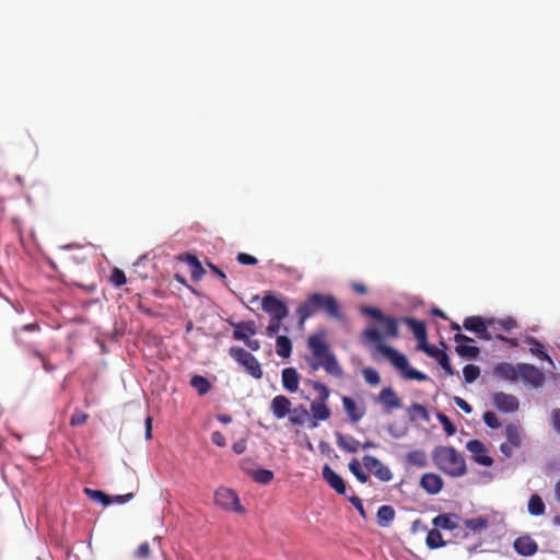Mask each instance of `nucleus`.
Listing matches in <instances>:
<instances>
[{"mask_svg": "<svg viewBox=\"0 0 560 560\" xmlns=\"http://www.w3.org/2000/svg\"><path fill=\"white\" fill-rule=\"evenodd\" d=\"M455 518H457L456 515L440 514L433 518L432 523L435 527L453 530L457 528V523L455 522Z\"/></svg>", "mask_w": 560, "mask_h": 560, "instance_id": "nucleus-30", "label": "nucleus"}, {"mask_svg": "<svg viewBox=\"0 0 560 560\" xmlns=\"http://www.w3.org/2000/svg\"><path fill=\"white\" fill-rule=\"evenodd\" d=\"M549 422L555 432L560 434V408H555L550 412Z\"/></svg>", "mask_w": 560, "mask_h": 560, "instance_id": "nucleus-51", "label": "nucleus"}, {"mask_svg": "<svg viewBox=\"0 0 560 560\" xmlns=\"http://www.w3.org/2000/svg\"><path fill=\"white\" fill-rule=\"evenodd\" d=\"M408 413L411 420L421 419L423 421H429L430 418L427 408L423 405L417 402L409 407Z\"/></svg>", "mask_w": 560, "mask_h": 560, "instance_id": "nucleus-39", "label": "nucleus"}, {"mask_svg": "<svg viewBox=\"0 0 560 560\" xmlns=\"http://www.w3.org/2000/svg\"><path fill=\"white\" fill-rule=\"evenodd\" d=\"M349 501L357 509V511L359 512L361 517H363L365 520L366 518V513H365V510L363 508L362 500L359 497L352 495V497L349 498Z\"/></svg>", "mask_w": 560, "mask_h": 560, "instance_id": "nucleus-54", "label": "nucleus"}, {"mask_svg": "<svg viewBox=\"0 0 560 560\" xmlns=\"http://www.w3.org/2000/svg\"><path fill=\"white\" fill-rule=\"evenodd\" d=\"M463 374L466 383H472L480 375V369L477 365L467 364L463 369Z\"/></svg>", "mask_w": 560, "mask_h": 560, "instance_id": "nucleus-44", "label": "nucleus"}, {"mask_svg": "<svg viewBox=\"0 0 560 560\" xmlns=\"http://www.w3.org/2000/svg\"><path fill=\"white\" fill-rule=\"evenodd\" d=\"M364 381L370 385H377L381 382L378 372L373 368H364L362 370Z\"/></svg>", "mask_w": 560, "mask_h": 560, "instance_id": "nucleus-45", "label": "nucleus"}, {"mask_svg": "<svg viewBox=\"0 0 560 560\" xmlns=\"http://www.w3.org/2000/svg\"><path fill=\"white\" fill-rule=\"evenodd\" d=\"M527 510L529 514L539 516L545 513L546 506L542 499L538 494H533L529 498Z\"/></svg>", "mask_w": 560, "mask_h": 560, "instance_id": "nucleus-34", "label": "nucleus"}, {"mask_svg": "<svg viewBox=\"0 0 560 560\" xmlns=\"http://www.w3.org/2000/svg\"><path fill=\"white\" fill-rule=\"evenodd\" d=\"M211 441H212V443H213V444H215V445H217V446H219V447H222V446H224V445H225V438H224V435H223L221 432H219V431H214V432H212V434H211Z\"/></svg>", "mask_w": 560, "mask_h": 560, "instance_id": "nucleus-57", "label": "nucleus"}, {"mask_svg": "<svg viewBox=\"0 0 560 560\" xmlns=\"http://www.w3.org/2000/svg\"><path fill=\"white\" fill-rule=\"evenodd\" d=\"M273 472L269 469L259 468L252 472V478L260 485H268L273 479Z\"/></svg>", "mask_w": 560, "mask_h": 560, "instance_id": "nucleus-41", "label": "nucleus"}, {"mask_svg": "<svg viewBox=\"0 0 560 560\" xmlns=\"http://www.w3.org/2000/svg\"><path fill=\"white\" fill-rule=\"evenodd\" d=\"M482 418L486 425L490 429H498L501 425L497 415L493 411H486Z\"/></svg>", "mask_w": 560, "mask_h": 560, "instance_id": "nucleus-50", "label": "nucleus"}, {"mask_svg": "<svg viewBox=\"0 0 560 560\" xmlns=\"http://www.w3.org/2000/svg\"><path fill=\"white\" fill-rule=\"evenodd\" d=\"M84 492L88 494L90 499L101 502L104 506H107L110 503H113V499L101 490L85 488Z\"/></svg>", "mask_w": 560, "mask_h": 560, "instance_id": "nucleus-42", "label": "nucleus"}, {"mask_svg": "<svg viewBox=\"0 0 560 560\" xmlns=\"http://www.w3.org/2000/svg\"><path fill=\"white\" fill-rule=\"evenodd\" d=\"M513 546L515 551L524 557L534 556L538 550L537 542L529 535L520 536L514 540Z\"/></svg>", "mask_w": 560, "mask_h": 560, "instance_id": "nucleus-15", "label": "nucleus"}, {"mask_svg": "<svg viewBox=\"0 0 560 560\" xmlns=\"http://www.w3.org/2000/svg\"><path fill=\"white\" fill-rule=\"evenodd\" d=\"M208 267L211 269V271L218 276L223 282L225 285H228L226 283V275L214 264L212 262H208Z\"/></svg>", "mask_w": 560, "mask_h": 560, "instance_id": "nucleus-59", "label": "nucleus"}, {"mask_svg": "<svg viewBox=\"0 0 560 560\" xmlns=\"http://www.w3.org/2000/svg\"><path fill=\"white\" fill-rule=\"evenodd\" d=\"M289 415V421L292 424L302 425L308 417V411L303 405H300L299 407H295L293 410H291Z\"/></svg>", "mask_w": 560, "mask_h": 560, "instance_id": "nucleus-36", "label": "nucleus"}, {"mask_svg": "<svg viewBox=\"0 0 560 560\" xmlns=\"http://www.w3.org/2000/svg\"><path fill=\"white\" fill-rule=\"evenodd\" d=\"M190 385L197 390L199 395H206L210 390V382L201 376V375H194L190 378Z\"/></svg>", "mask_w": 560, "mask_h": 560, "instance_id": "nucleus-37", "label": "nucleus"}, {"mask_svg": "<svg viewBox=\"0 0 560 560\" xmlns=\"http://www.w3.org/2000/svg\"><path fill=\"white\" fill-rule=\"evenodd\" d=\"M323 479L338 493H346V483L340 475L332 470L329 465L323 467Z\"/></svg>", "mask_w": 560, "mask_h": 560, "instance_id": "nucleus-16", "label": "nucleus"}, {"mask_svg": "<svg viewBox=\"0 0 560 560\" xmlns=\"http://www.w3.org/2000/svg\"><path fill=\"white\" fill-rule=\"evenodd\" d=\"M463 327L468 331L477 334L478 338L482 340L503 339V335H491L489 319H485L481 316L466 317Z\"/></svg>", "mask_w": 560, "mask_h": 560, "instance_id": "nucleus-6", "label": "nucleus"}, {"mask_svg": "<svg viewBox=\"0 0 560 560\" xmlns=\"http://www.w3.org/2000/svg\"><path fill=\"white\" fill-rule=\"evenodd\" d=\"M436 418L448 436H452L456 433V427L453 424V422L450 420L447 416L443 413H438Z\"/></svg>", "mask_w": 560, "mask_h": 560, "instance_id": "nucleus-47", "label": "nucleus"}, {"mask_svg": "<svg viewBox=\"0 0 560 560\" xmlns=\"http://www.w3.org/2000/svg\"><path fill=\"white\" fill-rule=\"evenodd\" d=\"M307 346L314 357V359L308 360L313 371L323 368L328 374L338 378L342 377L343 371L334 353L329 351L324 332L311 335L307 339Z\"/></svg>", "mask_w": 560, "mask_h": 560, "instance_id": "nucleus-2", "label": "nucleus"}, {"mask_svg": "<svg viewBox=\"0 0 560 560\" xmlns=\"http://www.w3.org/2000/svg\"><path fill=\"white\" fill-rule=\"evenodd\" d=\"M489 522L486 517L479 516L465 521V526L472 532H482L488 528Z\"/></svg>", "mask_w": 560, "mask_h": 560, "instance_id": "nucleus-40", "label": "nucleus"}, {"mask_svg": "<svg viewBox=\"0 0 560 560\" xmlns=\"http://www.w3.org/2000/svg\"><path fill=\"white\" fill-rule=\"evenodd\" d=\"M318 312H324L327 316L337 320H342L343 318L341 308L336 298L331 294L313 293L296 308L301 323Z\"/></svg>", "mask_w": 560, "mask_h": 560, "instance_id": "nucleus-3", "label": "nucleus"}, {"mask_svg": "<svg viewBox=\"0 0 560 560\" xmlns=\"http://www.w3.org/2000/svg\"><path fill=\"white\" fill-rule=\"evenodd\" d=\"M364 467L371 471L380 481L388 482L393 479V474L385 464L372 455H365L362 458Z\"/></svg>", "mask_w": 560, "mask_h": 560, "instance_id": "nucleus-9", "label": "nucleus"}, {"mask_svg": "<svg viewBox=\"0 0 560 560\" xmlns=\"http://www.w3.org/2000/svg\"><path fill=\"white\" fill-rule=\"evenodd\" d=\"M520 378L525 384H529L534 387H539L545 381V376L540 370L532 364L520 363Z\"/></svg>", "mask_w": 560, "mask_h": 560, "instance_id": "nucleus-11", "label": "nucleus"}, {"mask_svg": "<svg viewBox=\"0 0 560 560\" xmlns=\"http://www.w3.org/2000/svg\"><path fill=\"white\" fill-rule=\"evenodd\" d=\"M337 444L340 448L349 453H357L361 443L351 435L337 433Z\"/></svg>", "mask_w": 560, "mask_h": 560, "instance_id": "nucleus-28", "label": "nucleus"}, {"mask_svg": "<svg viewBox=\"0 0 560 560\" xmlns=\"http://www.w3.org/2000/svg\"><path fill=\"white\" fill-rule=\"evenodd\" d=\"M310 411L313 419L311 428H316L319 421H327L331 416L327 402L313 400L310 405Z\"/></svg>", "mask_w": 560, "mask_h": 560, "instance_id": "nucleus-17", "label": "nucleus"}, {"mask_svg": "<svg viewBox=\"0 0 560 560\" xmlns=\"http://www.w3.org/2000/svg\"><path fill=\"white\" fill-rule=\"evenodd\" d=\"M229 354L240 365H242L252 377L256 380H260L262 377L261 365L250 352L241 347H231L229 349Z\"/></svg>", "mask_w": 560, "mask_h": 560, "instance_id": "nucleus-5", "label": "nucleus"}, {"mask_svg": "<svg viewBox=\"0 0 560 560\" xmlns=\"http://www.w3.org/2000/svg\"><path fill=\"white\" fill-rule=\"evenodd\" d=\"M245 345L252 350V351H258L260 349V342L257 339H249L246 338L243 340Z\"/></svg>", "mask_w": 560, "mask_h": 560, "instance_id": "nucleus-60", "label": "nucleus"}, {"mask_svg": "<svg viewBox=\"0 0 560 560\" xmlns=\"http://www.w3.org/2000/svg\"><path fill=\"white\" fill-rule=\"evenodd\" d=\"M261 307L272 317V319L278 322L284 319L289 314L287 305L272 294H267L264 296L261 301Z\"/></svg>", "mask_w": 560, "mask_h": 560, "instance_id": "nucleus-7", "label": "nucleus"}, {"mask_svg": "<svg viewBox=\"0 0 560 560\" xmlns=\"http://www.w3.org/2000/svg\"><path fill=\"white\" fill-rule=\"evenodd\" d=\"M423 352H425L428 355L434 358L447 374H450V375L454 374V370L450 363L448 355L445 351L440 350L435 347L428 346L423 350Z\"/></svg>", "mask_w": 560, "mask_h": 560, "instance_id": "nucleus-23", "label": "nucleus"}, {"mask_svg": "<svg viewBox=\"0 0 560 560\" xmlns=\"http://www.w3.org/2000/svg\"><path fill=\"white\" fill-rule=\"evenodd\" d=\"M307 383L318 394V397L315 399L316 401H320V402L328 401L329 396H330V390L325 384H323L318 381H311V380Z\"/></svg>", "mask_w": 560, "mask_h": 560, "instance_id": "nucleus-38", "label": "nucleus"}, {"mask_svg": "<svg viewBox=\"0 0 560 560\" xmlns=\"http://www.w3.org/2000/svg\"><path fill=\"white\" fill-rule=\"evenodd\" d=\"M270 410L277 419H283L291 411V401L284 395H278L271 400Z\"/></svg>", "mask_w": 560, "mask_h": 560, "instance_id": "nucleus-20", "label": "nucleus"}, {"mask_svg": "<svg viewBox=\"0 0 560 560\" xmlns=\"http://www.w3.org/2000/svg\"><path fill=\"white\" fill-rule=\"evenodd\" d=\"M466 448L471 453L472 459L486 467H490L493 464V459L488 455L486 445L479 440H470L466 444Z\"/></svg>", "mask_w": 560, "mask_h": 560, "instance_id": "nucleus-10", "label": "nucleus"}, {"mask_svg": "<svg viewBox=\"0 0 560 560\" xmlns=\"http://www.w3.org/2000/svg\"><path fill=\"white\" fill-rule=\"evenodd\" d=\"M349 470L355 476V478L362 482V483H365L370 480V477L368 474H365L361 467V464L359 463L358 459L353 458L350 463H349Z\"/></svg>", "mask_w": 560, "mask_h": 560, "instance_id": "nucleus-43", "label": "nucleus"}, {"mask_svg": "<svg viewBox=\"0 0 560 560\" xmlns=\"http://www.w3.org/2000/svg\"><path fill=\"white\" fill-rule=\"evenodd\" d=\"M229 324L234 328L233 338L235 340H244L249 336H254L257 332L256 323L254 320H244L235 323L231 319L228 320Z\"/></svg>", "mask_w": 560, "mask_h": 560, "instance_id": "nucleus-14", "label": "nucleus"}, {"mask_svg": "<svg viewBox=\"0 0 560 560\" xmlns=\"http://www.w3.org/2000/svg\"><path fill=\"white\" fill-rule=\"evenodd\" d=\"M276 352L281 358H289L292 352V342L287 336H278L276 340Z\"/></svg>", "mask_w": 560, "mask_h": 560, "instance_id": "nucleus-31", "label": "nucleus"}, {"mask_svg": "<svg viewBox=\"0 0 560 560\" xmlns=\"http://www.w3.org/2000/svg\"><path fill=\"white\" fill-rule=\"evenodd\" d=\"M89 419V415L82 410L75 409L70 418V425L77 427L84 424Z\"/></svg>", "mask_w": 560, "mask_h": 560, "instance_id": "nucleus-48", "label": "nucleus"}, {"mask_svg": "<svg viewBox=\"0 0 560 560\" xmlns=\"http://www.w3.org/2000/svg\"><path fill=\"white\" fill-rule=\"evenodd\" d=\"M14 341L18 346L25 348L28 354L37 358L42 362L43 369L46 372H51L54 370V366L50 365L46 357L39 350H37L33 345L23 341L19 331H14Z\"/></svg>", "mask_w": 560, "mask_h": 560, "instance_id": "nucleus-19", "label": "nucleus"}, {"mask_svg": "<svg viewBox=\"0 0 560 560\" xmlns=\"http://www.w3.org/2000/svg\"><path fill=\"white\" fill-rule=\"evenodd\" d=\"M407 463L418 468H423L428 464L427 455L421 450H415L407 454Z\"/></svg>", "mask_w": 560, "mask_h": 560, "instance_id": "nucleus-33", "label": "nucleus"}, {"mask_svg": "<svg viewBox=\"0 0 560 560\" xmlns=\"http://www.w3.org/2000/svg\"><path fill=\"white\" fill-rule=\"evenodd\" d=\"M378 401L387 409H398L401 407V401L392 387H385L381 390Z\"/></svg>", "mask_w": 560, "mask_h": 560, "instance_id": "nucleus-25", "label": "nucleus"}, {"mask_svg": "<svg viewBox=\"0 0 560 560\" xmlns=\"http://www.w3.org/2000/svg\"><path fill=\"white\" fill-rule=\"evenodd\" d=\"M280 329V322L276 320L275 323H270L267 327V334L268 336L276 335Z\"/></svg>", "mask_w": 560, "mask_h": 560, "instance_id": "nucleus-64", "label": "nucleus"}, {"mask_svg": "<svg viewBox=\"0 0 560 560\" xmlns=\"http://www.w3.org/2000/svg\"><path fill=\"white\" fill-rule=\"evenodd\" d=\"M342 405L346 413L353 423H357L363 417L364 412L358 409L352 398L348 396L342 397Z\"/></svg>", "mask_w": 560, "mask_h": 560, "instance_id": "nucleus-27", "label": "nucleus"}, {"mask_svg": "<svg viewBox=\"0 0 560 560\" xmlns=\"http://www.w3.org/2000/svg\"><path fill=\"white\" fill-rule=\"evenodd\" d=\"M233 451L236 453V454H242L245 452L246 450V441L245 440H240L237 442H235L232 446Z\"/></svg>", "mask_w": 560, "mask_h": 560, "instance_id": "nucleus-61", "label": "nucleus"}, {"mask_svg": "<svg viewBox=\"0 0 560 560\" xmlns=\"http://www.w3.org/2000/svg\"><path fill=\"white\" fill-rule=\"evenodd\" d=\"M435 466L444 474L460 477L466 474L464 456L452 446H438L432 452Z\"/></svg>", "mask_w": 560, "mask_h": 560, "instance_id": "nucleus-4", "label": "nucleus"}, {"mask_svg": "<svg viewBox=\"0 0 560 560\" xmlns=\"http://www.w3.org/2000/svg\"><path fill=\"white\" fill-rule=\"evenodd\" d=\"M493 405L498 410L504 413H511L518 409V399L512 395L503 392L495 393L492 397Z\"/></svg>", "mask_w": 560, "mask_h": 560, "instance_id": "nucleus-13", "label": "nucleus"}, {"mask_svg": "<svg viewBox=\"0 0 560 560\" xmlns=\"http://www.w3.org/2000/svg\"><path fill=\"white\" fill-rule=\"evenodd\" d=\"M425 544L430 549H438L446 545L442 537V534L436 528L430 529L428 532Z\"/></svg>", "mask_w": 560, "mask_h": 560, "instance_id": "nucleus-35", "label": "nucleus"}, {"mask_svg": "<svg viewBox=\"0 0 560 560\" xmlns=\"http://www.w3.org/2000/svg\"><path fill=\"white\" fill-rule=\"evenodd\" d=\"M516 320L512 317L504 319L489 318V330L491 335H502L501 332H509L516 327Z\"/></svg>", "mask_w": 560, "mask_h": 560, "instance_id": "nucleus-22", "label": "nucleus"}, {"mask_svg": "<svg viewBox=\"0 0 560 560\" xmlns=\"http://www.w3.org/2000/svg\"><path fill=\"white\" fill-rule=\"evenodd\" d=\"M396 516V512L390 505H382L378 508L376 512V521L378 526L388 527L390 523L394 521Z\"/></svg>", "mask_w": 560, "mask_h": 560, "instance_id": "nucleus-26", "label": "nucleus"}, {"mask_svg": "<svg viewBox=\"0 0 560 560\" xmlns=\"http://www.w3.org/2000/svg\"><path fill=\"white\" fill-rule=\"evenodd\" d=\"M215 504L233 512L241 513L243 509L236 493L229 488H220L214 493Z\"/></svg>", "mask_w": 560, "mask_h": 560, "instance_id": "nucleus-8", "label": "nucleus"}, {"mask_svg": "<svg viewBox=\"0 0 560 560\" xmlns=\"http://www.w3.org/2000/svg\"><path fill=\"white\" fill-rule=\"evenodd\" d=\"M360 312L363 315L370 316L380 323L383 334L374 328L370 327L362 331V341L368 345H373L375 351L384 355L394 368L400 371L404 378L416 380L423 382L428 380V375L410 368L409 362L402 353H399L394 348L386 346L383 341V337L396 339L399 336L398 320L390 316H385L378 308L373 306H361Z\"/></svg>", "mask_w": 560, "mask_h": 560, "instance_id": "nucleus-1", "label": "nucleus"}, {"mask_svg": "<svg viewBox=\"0 0 560 560\" xmlns=\"http://www.w3.org/2000/svg\"><path fill=\"white\" fill-rule=\"evenodd\" d=\"M505 436H506V442H509L512 445H515L517 447H521L522 441H523V433H522V429L518 424L509 423L505 427Z\"/></svg>", "mask_w": 560, "mask_h": 560, "instance_id": "nucleus-29", "label": "nucleus"}, {"mask_svg": "<svg viewBox=\"0 0 560 560\" xmlns=\"http://www.w3.org/2000/svg\"><path fill=\"white\" fill-rule=\"evenodd\" d=\"M456 352L460 357L476 358L479 354L480 350L476 346L457 345L456 346Z\"/></svg>", "mask_w": 560, "mask_h": 560, "instance_id": "nucleus-46", "label": "nucleus"}, {"mask_svg": "<svg viewBox=\"0 0 560 560\" xmlns=\"http://www.w3.org/2000/svg\"><path fill=\"white\" fill-rule=\"evenodd\" d=\"M454 402L458 408H460L466 413H470L472 411L471 406L465 399L458 396L454 397Z\"/></svg>", "mask_w": 560, "mask_h": 560, "instance_id": "nucleus-56", "label": "nucleus"}, {"mask_svg": "<svg viewBox=\"0 0 560 560\" xmlns=\"http://www.w3.org/2000/svg\"><path fill=\"white\" fill-rule=\"evenodd\" d=\"M494 375L503 380L516 381L520 378V364L502 362L495 366Z\"/></svg>", "mask_w": 560, "mask_h": 560, "instance_id": "nucleus-21", "label": "nucleus"}, {"mask_svg": "<svg viewBox=\"0 0 560 560\" xmlns=\"http://www.w3.org/2000/svg\"><path fill=\"white\" fill-rule=\"evenodd\" d=\"M136 557L140 560H144L150 556L149 542H142L135 552Z\"/></svg>", "mask_w": 560, "mask_h": 560, "instance_id": "nucleus-53", "label": "nucleus"}, {"mask_svg": "<svg viewBox=\"0 0 560 560\" xmlns=\"http://www.w3.org/2000/svg\"><path fill=\"white\" fill-rule=\"evenodd\" d=\"M205 269L201 265V262L199 264H196L195 267H192L190 269V273H191V278L195 280V281H198L202 278V276L205 275Z\"/></svg>", "mask_w": 560, "mask_h": 560, "instance_id": "nucleus-55", "label": "nucleus"}, {"mask_svg": "<svg viewBox=\"0 0 560 560\" xmlns=\"http://www.w3.org/2000/svg\"><path fill=\"white\" fill-rule=\"evenodd\" d=\"M525 342L529 346L532 354L538 357L540 360L551 361L549 355L546 353L544 346L534 337H526Z\"/></svg>", "mask_w": 560, "mask_h": 560, "instance_id": "nucleus-32", "label": "nucleus"}, {"mask_svg": "<svg viewBox=\"0 0 560 560\" xmlns=\"http://www.w3.org/2000/svg\"><path fill=\"white\" fill-rule=\"evenodd\" d=\"M401 320L411 329L418 341V349L423 351L429 346L425 324L411 317H404Z\"/></svg>", "mask_w": 560, "mask_h": 560, "instance_id": "nucleus-12", "label": "nucleus"}, {"mask_svg": "<svg viewBox=\"0 0 560 560\" xmlns=\"http://www.w3.org/2000/svg\"><path fill=\"white\" fill-rule=\"evenodd\" d=\"M282 385L290 392L295 393L299 389L300 375L294 368H285L281 373Z\"/></svg>", "mask_w": 560, "mask_h": 560, "instance_id": "nucleus-24", "label": "nucleus"}, {"mask_svg": "<svg viewBox=\"0 0 560 560\" xmlns=\"http://www.w3.org/2000/svg\"><path fill=\"white\" fill-rule=\"evenodd\" d=\"M454 340L457 345H465V342H472L474 339L464 335V334H456L454 336Z\"/></svg>", "mask_w": 560, "mask_h": 560, "instance_id": "nucleus-62", "label": "nucleus"}, {"mask_svg": "<svg viewBox=\"0 0 560 560\" xmlns=\"http://www.w3.org/2000/svg\"><path fill=\"white\" fill-rule=\"evenodd\" d=\"M443 479L433 472H427L422 475L420 479V487L429 494H436L443 488Z\"/></svg>", "mask_w": 560, "mask_h": 560, "instance_id": "nucleus-18", "label": "nucleus"}, {"mask_svg": "<svg viewBox=\"0 0 560 560\" xmlns=\"http://www.w3.org/2000/svg\"><path fill=\"white\" fill-rule=\"evenodd\" d=\"M38 330H39V325H38V323L35 322V323L23 325L21 327V329L19 330V332L20 331H30V332H32V331H38ZM14 331H18V329H15Z\"/></svg>", "mask_w": 560, "mask_h": 560, "instance_id": "nucleus-63", "label": "nucleus"}, {"mask_svg": "<svg viewBox=\"0 0 560 560\" xmlns=\"http://www.w3.org/2000/svg\"><path fill=\"white\" fill-rule=\"evenodd\" d=\"M515 448H518L517 446L515 445H512L511 443L509 442H504L501 444L500 446V450L501 452L506 456V457H511L514 453V450Z\"/></svg>", "mask_w": 560, "mask_h": 560, "instance_id": "nucleus-58", "label": "nucleus"}, {"mask_svg": "<svg viewBox=\"0 0 560 560\" xmlns=\"http://www.w3.org/2000/svg\"><path fill=\"white\" fill-rule=\"evenodd\" d=\"M127 281L125 272L119 268H114L110 275V282L115 287H121Z\"/></svg>", "mask_w": 560, "mask_h": 560, "instance_id": "nucleus-49", "label": "nucleus"}, {"mask_svg": "<svg viewBox=\"0 0 560 560\" xmlns=\"http://www.w3.org/2000/svg\"><path fill=\"white\" fill-rule=\"evenodd\" d=\"M236 259L240 264L247 266H254L258 262L256 257L246 253H238Z\"/></svg>", "mask_w": 560, "mask_h": 560, "instance_id": "nucleus-52", "label": "nucleus"}]
</instances>
